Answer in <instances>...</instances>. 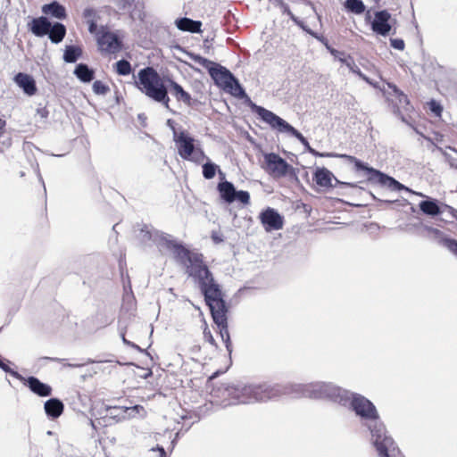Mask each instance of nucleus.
<instances>
[{"instance_id": "bf43d9fd", "label": "nucleus", "mask_w": 457, "mask_h": 457, "mask_svg": "<svg viewBox=\"0 0 457 457\" xmlns=\"http://www.w3.org/2000/svg\"><path fill=\"white\" fill-rule=\"evenodd\" d=\"M46 360L53 361H58L62 362L65 360L64 359H59V358H53V357H45Z\"/></svg>"}, {"instance_id": "412c9836", "label": "nucleus", "mask_w": 457, "mask_h": 457, "mask_svg": "<svg viewBox=\"0 0 457 457\" xmlns=\"http://www.w3.org/2000/svg\"><path fill=\"white\" fill-rule=\"evenodd\" d=\"M217 190L220 194V199L223 202L227 204H232L235 202V196L237 190L232 182L228 180L219 182Z\"/></svg>"}, {"instance_id": "de8ad7c7", "label": "nucleus", "mask_w": 457, "mask_h": 457, "mask_svg": "<svg viewBox=\"0 0 457 457\" xmlns=\"http://www.w3.org/2000/svg\"><path fill=\"white\" fill-rule=\"evenodd\" d=\"M333 180L335 181V184L333 185V187H337V186H341L344 187H357V185L354 183L341 181V180L337 179L335 176L333 178Z\"/></svg>"}, {"instance_id": "39448f33", "label": "nucleus", "mask_w": 457, "mask_h": 457, "mask_svg": "<svg viewBox=\"0 0 457 457\" xmlns=\"http://www.w3.org/2000/svg\"><path fill=\"white\" fill-rule=\"evenodd\" d=\"M346 389L327 381L284 384V395L294 398L305 397L313 400H326L339 405L346 403Z\"/></svg>"}, {"instance_id": "6e6552de", "label": "nucleus", "mask_w": 457, "mask_h": 457, "mask_svg": "<svg viewBox=\"0 0 457 457\" xmlns=\"http://www.w3.org/2000/svg\"><path fill=\"white\" fill-rule=\"evenodd\" d=\"M137 237L145 245L164 246L171 250L173 253L177 250V246L181 245V243L174 240L170 235L156 230L149 225H144L140 228Z\"/></svg>"}, {"instance_id": "bb28decb", "label": "nucleus", "mask_w": 457, "mask_h": 457, "mask_svg": "<svg viewBox=\"0 0 457 457\" xmlns=\"http://www.w3.org/2000/svg\"><path fill=\"white\" fill-rule=\"evenodd\" d=\"M73 73L77 77V79H79L81 82L84 83H89L95 79L94 70L89 68L87 64L83 62H80L76 65Z\"/></svg>"}, {"instance_id": "2f4dec72", "label": "nucleus", "mask_w": 457, "mask_h": 457, "mask_svg": "<svg viewBox=\"0 0 457 457\" xmlns=\"http://www.w3.org/2000/svg\"><path fill=\"white\" fill-rule=\"evenodd\" d=\"M339 61L349 68V70L356 74L360 79L364 81H368V77L361 72V69L356 65L353 59L351 56L339 58Z\"/></svg>"}, {"instance_id": "3c124183", "label": "nucleus", "mask_w": 457, "mask_h": 457, "mask_svg": "<svg viewBox=\"0 0 457 457\" xmlns=\"http://www.w3.org/2000/svg\"><path fill=\"white\" fill-rule=\"evenodd\" d=\"M222 341H223V343L225 345V347H226L227 351L228 352V354L231 355V353H232V342H231L230 337L223 338Z\"/></svg>"}, {"instance_id": "f257e3e1", "label": "nucleus", "mask_w": 457, "mask_h": 457, "mask_svg": "<svg viewBox=\"0 0 457 457\" xmlns=\"http://www.w3.org/2000/svg\"><path fill=\"white\" fill-rule=\"evenodd\" d=\"M191 58L195 62L208 71L209 75L216 86L234 97L244 100L245 104L250 107L251 111L257 114L259 119L267 123L271 129L295 137L303 145L308 141L300 131L287 120L273 112L253 103L240 84L238 79L236 78L228 69L199 54H192Z\"/></svg>"}, {"instance_id": "0eeeda50", "label": "nucleus", "mask_w": 457, "mask_h": 457, "mask_svg": "<svg viewBox=\"0 0 457 457\" xmlns=\"http://www.w3.org/2000/svg\"><path fill=\"white\" fill-rule=\"evenodd\" d=\"M168 76L162 77L158 71L151 67H145L139 70L137 73V88L147 97L162 104L166 109L170 110L169 89L166 85Z\"/></svg>"}, {"instance_id": "c85d7f7f", "label": "nucleus", "mask_w": 457, "mask_h": 457, "mask_svg": "<svg viewBox=\"0 0 457 457\" xmlns=\"http://www.w3.org/2000/svg\"><path fill=\"white\" fill-rule=\"evenodd\" d=\"M387 86L392 90L390 95L395 96L396 99L395 104L397 108H402L404 109L405 111H408L410 105L408 96L402 90H400L395 84L387 83Z\"/></svg>"}, {"instance_id": "423d86ee", "label": "nucleus", "mask_w": 457, "mask_h": 457, "mask_svg": "<svg viewBox=\"0 0 457 457\" xmlns=\"http://www.w3.org/2000/svg\"><path fill=\"white\" fill-rule=\"evenodd\" d=\"M308 153L316 157H337L353 163L356 171H363L367 175V180L371 184L379 185L389 188L392 191L399 192L402 190L409 191V188L396 180L395 178L370 166L354 156L346 154L320 153L314 148H311Z\"/></svg>"}, {"instance_id": "f704fd0d", "label": "nucleus", "mask_w": 457, "mask_h": 457, "mask_svg": "<svg viewBox=\"0 0 457 457\" xmlns=\"http://www.w3.org/2000/svg\"><path fill=\"white\" fill-rule=\"evenodd\" d=\"M440 209L442 210L440 215L444 216L441 220L448 221V219H457V211L452 206L440 202Z\"/></svg>"}, {"instance_id": "603ef678", "label": "nucleus", "mask_w": 457, "mask_h": 457, "mask_svg": "<svg viewBox=\"0 0 457 457\" xmlns=\"http://www.w3.org/2000/svg\"><path fill=\"white\" fill-rule=\"evenodd\" d=\"M284 12H285V13H287V14L289 16V18H290V19H291V20H292V21H293L296 25H297V24H300V21H300L297 17H295V16L294 15V13L290 11V9L288 8V6H287V7L285 8Z\"/></svg>"}, {"instance_id": "f03ea898", "label": "nucleus", "mask_w": 457, "mask_h": 457, "mask_svg": "<svg viewBox=\"0 0 457 457\" xmlns=\"http://www.w3.org/2000/svg\"><path fill=\"white\" fill-rule=\"evenodd\" d=\"M345 399L346 403L341 406L348 407L370 431V441L378 457H395L398 449L388 435L375 404L364 395L349 390L346 392Z\"/></svg>"}, {"instance_id": "9b49d317", "label": "nucleus", "mask_w": 457, "mask_h": 457, "mask_svg": "<svg viewBox=\"0 0 457 457\" xmlns=\"http://www.w3.org/2000/svg\"><path fill=\"white\" fill-rule=\"evenodd\" d=\"M174 142L178 145V153L179 156L186 160L191 156L197 147L195 145L196 140L189 135L186 130L175 132Z\"/></svg>"}, {"instance_id": "864d4df0", "label": "nucleus", "mask_w": 457, "mask_h": 457, "mask_svg": "<svg viewBox=\"0 0 457 457\" xmlns=\"http://www.w3.org/2000/svg\"><path fill=\"white\" fill-rule=\"evenodd\" d=\"M212 241L215 243V244H220L221 242H223V237L222 235L213 231L212 233Z\"/></svg>"}, {"instance_id": "58836bf2", "label": "nucleus", "mask_w": 457, "mask_h": 457, "mask_svg": "<svg viewBox=\"0 0 457 457\" xmlns=\"http://www.w3.org/2000/svg\"><path fill=\"white\" fill-rule=\"evenodd\" d=\"M429 111L436 116L441 117L443 112V106L437 101L432 99L428 103Z\"/></svg>"}, {"instance_id": "79ce46f5", "label": "nucleus", "mask_w": 457, "mask_h": 457, "mask_svg": "<svg viewBox=\"0 0 457 457\" xmlns=\"http://www.w3.org/2000/svg\"><path fill=\"white\" fill-rule=\"evenodd\" d=\"M127 417L129 418H134L136 414L143 415L145 413L144 407L138 404L131 407H127Z\"/></svg>"}, {"instance_id": "5fc2aeb1", "label": "nucleus", "mask_w": 457, "mask_h": 457, "mask_svg": "<svg viewBox=\"0 0 457 457\" xmlns=\"http://www.w3.org/2000/svg\"><path fill=\"white\" fill-rule=\"evenodd\" d=\"M121 338L124 344L130 345L131 347L142 351L138 345L126 339L124 333H121Z\"/></svg>"}, {"instance_id": "13d9d810", "label": "nucleus", "mask_w": 457, "mask_h": 457, "mask_svg": "<svg viewBox=\"0 0 457 457\" xmlns=\"http://www.w3.org/2000/svg\"><path fill=\"white\" fill-rule=\"evenodd\" d=\"M303 31L307 33V30H312L310 28H308L303 21H300V24H297Z\"/></svg>"}, {"instance_id": "69168bd1", "label": "nucleus", "mask_w": 457, "mask_h": 457, "mask_svg": "<svg viewBox=\"0 0 457 457\" xmlns=\"http://www.w3.org/2000/svg\"><path fill=\"white\" fill-rule=\"evenodd\" d=\"M159 457H167L166 452L164 449H162V453H160Z\"/></svg>"}, {"instance_id": "4d7b16f0", "label": "nucleus", "mask_w": 457, "mask_h": 457, "mask_svg": "<svg viewBox=\"0 0 457 457\" xmlns=\"http://www.w3.org/2000/svg\"><path fill=\"white\" fill-rule=\"evenodd\" d=\"M365 82L368 83L369 85L372 86L374 88H378V87H379L378 82L373 81L369 77H368V81H365Z\"/></svg>"}, {"instance_id": "a211bd4d", "label": "nucleus", "mask_w": 457, "mask_h": 457, "mask_svg": "<svg viewBox=\"0 0 457 457\" xmlns=\"http://www.w3.org/2000/svg\"><path fill=\"white\" fill-rule=\"evenodd\" d=\"M100 47L108 53H116L121 48V42L119 37L112 33L105 32L97 39Z\"/></svg>"}, {"instance_id": "7c9ffc66", "label": "nucleus", "mask_w": 457, "mask_h": 457, "mask_svg": "<svg viewBox=\"0 0 457 457\" xmlns=\"http://www.w3.org/2000/svg\"><path fill=\"white\" fill-rule=\"evenodd\" d=\"M82 55V49L74 45L66 46L62 59L67 63H75Z\"/></svg>"}, {"instance_id": "1a4fd4ad", "label": "nucleus", "mask_w": 457, "mask_h": 457, "mask_svg": "<svg viewBox=\"0 0 457 457\" xmlns=\"http://www.w3.org/2000/svg\"><path fill=\"white\" fill-rule=\"evenodd\" d=\"M264 164L266 171L273 177H296L295 169L278 154H265Z\"/></svg>"}, {"instance_id": "393cba45", "label": "nucleus", "mask_w": 457, "mask_h": 457, "mask_svg": "<svg viewBox=\"0 0 457 457\" xmlns=\"http://www.w3.org/2000/svg\"><path fill=\"white\" fill-rule=\"evenodd\" d=\"M42 12L58 20H64L67 17L65 7L57 1H53L42 6Z\"/></svg>"}, {"instance_id": "052dcab7", "label": "nucleus", "mask_w": 457, "mask_h": 457, "mask_svg": "<svg viewBox=\"0 0 457 457\" xmlns=\"http://www.w3.org/2000/svg\"><path fill=\"white\" fill-rule=\"evenodd\" d=\"M5 126H6V121L4 120H3L2 118H0V131L3 130Z\"/></svg>"}, {"instance_id": "aec40b11", "label": "nucleus", "mask_w": 457, "mask_h": 457, "mask_svg": "<svg viewBox=\"0 0 457 457\" xmlns=\"http://www.w3.org/2000/svg\"><path fill=\"white\" fill-rule=\"evenodd\" d=\"M52 22L46 16L34 18L30 23V31L36 37H41L48 34Z\"/></svg>"}, {"instance_id": "e433bc0d", "label": "nucleus", "mask_w": 457, "mask_h": 457, "mask_svg": "<svg viewBox=\"0 0 457 457\" xmlns=\"http://www.w3.org/2000/svg\"><path fill=\"white\" fill-rule=\"evenodd\" d=\"M92 89L96 95L99 96H104L110 91L109 86H107L101 80H95L92 85Z\"/></svg>"}, {"instance_id": "cd10ccee", "label": "nucleus", "mask_w": 457, "mask_h": 457, "mask_svg": "<svg viewBox=\"0 0 457 457\" xmlns=\"http://www.w3.org/2000/svg\"><path fill=\"white\" fill-rule=\"evenodd\" d=\"M66 35V27L64 24L61 22H54L51 25V29H49V32L47 34L50 41L53 44H59L61 43Z\"/></svg>"}, {"instance_id": "473e14b6", "label": "nucleus", "mask_w": 457, "mask_h": 457, "mask_svg": "<svg viewBox=\"0 0 457 457\" xmlns=\"http://www.w3.org/2000/svg\"><path fill=\"white\" fill-rule=\"evenodd\" d=\"M345 8L354 14H361L365 12L366 6L361 0H346Z\"/></svg>"}, {"instance_id": "ddd939ff", "label": "nucleus", "mask_w": 457, "mask_h": 457, "mask_svg": "<svg viewBox=\"0 0 457 457\" xmlns=\"http://www.w3.org/2000/svg\"><path fill=\"white\" fill-rule=\"evenodd\" d=\"M391 14L387 10L377 11L371 22V29L378 35L386 37L392 29L390 24Z\"/></svg>"}, {"instance_id": "09e8293b", "label": "nucleus", "mask_w": 457, "mask_h": 457, "mask_svg": "<svg viewBox=\"0 0 457 457\" xmlns=\"http://www.w3.org/2000/svg\"><path fill=\"white\" fill-rule=\"evenodd\" d=\"M36 112H37V114L38 116H40L42 119H46L48 117V115H49V112H48V110L46 109V106H40L39 105L37 108Z\"/></svg>"}, {"instance_id": "6ab92c4d", "label": "nucleus", "mask_w": 457, "mask_h": 457, "mask_svg": "<svg viewBox=\"0 0 457 457\" xmlns=\"http://www.w3.org/2000/svg\"><path fill=\"white\" fill-rule=\"evenodd\" d=\"M44 410L49 419L55 420L62 414L64 404L60 399L53 397L45 402Z\"/></svg>"}, {"instance_id": "774afa93", "label": "nucleus", "mask_w": 457, "mask_h": 457, "mask_svg": "<svg viewBox=\"0 0 457 457\" xmlns=\"http://www.w3.org/2000/svg\"><path fill=\"white\" fill-rule=\"evenodd\" d=\"M179 435H180V432H179H179H177V433H176V435H175V438H177V439H178V438L179 437Z\"/></svg>"}, {"instance_id": "ea45409f", "label": "nucleus", "mask_w": 457, "mask_h": 457, "mask_svg": "<svg viewBox=\"0 0 457 457\" xmlns=\"http://www.w3.org/2000/svg\"><path fill=\"white\" fill-rule=\"evenodd\" d=\"M307 33L310 34L312 37H313L314 38L318 39L319 41L322 42L326 46L327 48L329 50V52L337 56V54H340L338 51H337L336 49L334 48H330L328 46V41L327 39L323 37V36H320L318 33L314 32L313 30H307Z\"/></svg>"}, {"instance_id": "c756f323", "label": "nucleus", "mask_w": 457, "mask_h": 457, "mask_svg": "<svg viewBox=\"0 0 457 457\" xmlns=\"http://www.w3.org/2000/svg\"><path fill=\"white\" fill-rule=\"evenodd\" d=\"M202 169L203 177L205 179H213L217 172L219 173L221 179H225L224 172H222V170L216 163L212 162L210 160H208L205 163L202 165Z\"/></svg>"}, {"instance_id": "dca6fc26", "label": "nucleus", "mask_w": 457, "mask_h": 457, "mask_svg": "<svg viewBox=\"0 0 457 457\" xmlns=\"http://www.w3.org/2000/svg\"><path fill=\"white\" fill-rule=\"evenodd\" d=\"M13 81L29 96H34L37 91L36 80L28 73L18 72L13 77Z\"/></svg>"}, {"instance_id": "a18cd8bd", "label": "nucleus", "mask_w": 457, "mask_h": 457, "mask_svg": "<svg viewBox=\"0 0 457 457\" xmlns=\"http://www.w3.org/2000/svg\"><path fill=\"white\" fill-rule=\"evenodd\" d=\"M204 337L206 342H208L212 345L215 346L216 348L218 347V345H217L213 336L212 335L211 331L208 329V328H205L204 330Z\"/></svg>"}, {"instance_id": "a878e982", "label": "nucleus", "mask_w": 457, "mask_h": 457, "mask_svg": "<svg viewBox=\"0 0 457 457\" xmlns=\"http://www.w3.org/2000/svg\"><path fill=\"white\" fill-rule=\"evenodd\" d=\"M176 27L181 31H187L190 33L201 32L202 22L195 21L187 17L178 18L175 21Z\"/></svg>"}, {"instance_id": "6e6d98bb", "label": "nucleus", "mask_w": 457, "mask_h": 457, "mask_svg": "<svg viewBox=\"0 0 457 457\" xmlns=\"http://www.w3.org/2000/svg\"><path fill=\"white\" fill-rule=\"evenodd\" d=\"M174 120L171 119L167 120V126L172 130L173 132V137H175V132H178L174 126Z\"/></svg>"}, {"instance_id": "8fccbe9b", "label": "nucleus", "mask_w": 457, "mask_h": 457, "mask_svg": "<svg viewBox=\"0 0 457 457\" xmlns=\"http://www.w3.org/2000/svg\"><path fill=\"white\" fill-rule=\"evenodd\" d=\"M87 22V25H88V31L90 33H95L96 31V29H97L96 21L95 19H91V20H88Z\"/></svg>"}, {"instance_id": "4c0bfd02", "label": "nucleus", "mask_w": 457, "mask_h": 457, "mask_svg": "<svg viewBox=\"0 0 457 457\" xmlns=\"http://www.w3.org/2000/svg\"><path fill=\"white\" fill-rule=\"evenodd\" d=\"M8 363H10V361L8 360L3 359L0 356V369H2L4 372L10 374L13 378H22V375H21L18 371L11 369L8 366Z\"/></svg>"}, {"instance_id": "f3484780", "label": "nucleus", "mask_w": 457, "mask_h": 457, "mask_svg": "<svg viewBox=\"0 0 457 457\" xmlns=\"http://www.w3.org/2000/svg\"><path fill=\"white\" fill-rule=\"evenodd\" d=\"M425 229L434 235L435 239L438 242L439 245L445 247L451 253H453L457 258V239L452 238L445 235L441 230L425 226Z\"/></svg>"}, {"instance_id": "f8f14e48", "label": "nucleus", "mask_w": 457, "mask_h": 457, "mask_svg": "<svg viewBox=\"0 0 457 457\" xmlns=\"http://www.w3.org/2000/svg\"><path fill=\"white\" fill-rule=\"evenodd\" d=\"M260 220L267 232L278 230L283 228L284 219L279 212L268 207L260 213Z\"/></svg>"}, {"instance_id": "49530a36", "label": "nucleus", "mask_w": 457, "mask_h": 457, "mask_svg": "<svg viewBox=\"0 0 457 457\" xmlns=\"http://www.w3.org/2000/svg\"><path fill=\"white\" fill-rule=\"evenodd\" d=\"M82 16H83L84 19L87 20V21L88 20L95 19V17H96V11L92 7H87V8L84 9Z\"/></svg>"}, {"instance_id": "20e7f679", "label": "nucleus", "mask_w": 457, "mask_h": 457, "mask_svg": "<svg viewBox=\"0 0 457 457\" xmlns=\"http://www.w3.org/2000/svg\"><path fill=\"white\" fill-rule=\"evenodd\" d=\"M174 258L185 267L188 277L197 283L207 306L224 300L221 286L214 279L202 253L191 252L181 244L177 246Z\"/></svg>"}, {"instance_id": "37998d69", "label": "nucleus", "mask_w": 457, "mask_h": 457, "mask_svg": "<svg viewBox=\"0 0 457 457\" xmlns=\"http://www.w3.org/2000/svg\"><path fill=\"white\" fill-rule=\"evenodd\" d=\"M442 154L445 156L446 162L452 168L457 169V159L452 157L449 154L444 151L441 147L438 148Z\"/></svg>"}, {"instance_id": "72a5a7b5", "label": "nucleus", "mask_w": 457, "mask_h": 457, "mask_svg": "<svg viewBox=\"0 0 457 457\" xmlns=\"http://www.w3.org/2000/svg\"><path fill=\"white\" fill-rule=\"evenodd\" d=\"M115 71L120 76L129 75L132 71L131 64L125 59L119 60L115 62Z\"/></svg>"}, {"instance_id": "5701e85b", "label": "nucleus", "mask_w": 457, "mask_h": 457, "mask_svg": "<svg viewBox=\"0 0 457 457\" xmlns=\"http://www.w3.org/2000/svg\"><path fill=\"white\" fill-rule=\"evenodd\" d=\"M166 85L170 87L172 95L178 101H182L188 106L191 105L192 97L190 94L169 76L167 77Z\"/></svg>"}, {"instance_id": "e2e57ef3", "label": "nucleus", "mask_w": 457, "mask_h": 457, "mask_svg": "<svg viewBox=\"0 0 457 457\" xmlns=\"http://www.w3.org/2000/svg\"><path fill=\"white\" fill-rule=\"evenodd\" d=\"M88 423H89V425L91 426L92 429H93L94 431H96V426L95 421H93L92 420H88Z\"/></svg>"}, {"instance_id": "4468645a", "label": "nucleus", "mask_w": 457, "mask_h": 457, "mask_svg": "<svg viewBox=\"0 0 457 457\" xmlns=\"http://www.w3.org/2000/svg\"><path fill=\"white\" fill-rule=\"evenodd\" d=\"M18 380L22 382L35 395L40 397H47L52 395V387L46 383L40 381L35 376H29L25 378L22 376V378H16Z\"/></svg>"}, {"instance_id": "680f3d73", "label": "nucleus", "mask_w": 457, "mask_h": 457, "mask_svg": "<svg viewBox=\"0 0 457 457\" xmlns=\"http://www.w3.org/2000/svg\"><path fill=\"white\" fill-rule=\"evenodd\" d=\"M162 449H164V448L162 446L157 445L155 447L152 448L151 450L152 451H158L159 453H162Z\"/></svg>"}, {"instance_id": "a19ab883", "label": "nucleus", "mask_w": 457, "mask_h": 457, "mask_svg": "<svg viewBox=\"0 0 457 457\" xmlns=\"http://www.w3.org/2000/svg\"><path fill=\"white\" fill-rule=\"evenodd\" d=\"M235 201H238L243 204H248L250 203L249 192L245 190H237L235 196Z\"/></svg>"}, {"instance_id": "0e129e2a", "label": "nucleus", "mask_w": 457, "mask_h": 457, "mask_svg": "<svg viewBox=\"0 0 457 457\" xmlns=\"http://www.w3.org/2000/svg\"><path fill=\"white\" fill-rule=\"evenodd\" d=\"M303 145L304 146V149L307 152L312 148V146L310 145L308 141L304 145Z\"/></svg>"}, {"instance_id": "c03bdc74", "label": "nucleus", "mask_w": 457, "mask_h": 457, "mask_svg": "<svg viewBox=\"0 0 457 457\" xmlns=\"http://www.w3.org/2000/svg\"><path fill=\"white\" fill-rule=\"evenodd\" d=\"M390 45L393 48L400 51L403 50L405 46L404 41L402 38H391Z\"/></svg>"}, {"instance_id": "4be33fe9", "label": "nucleus", "mask_w": 457, "mask_h": 457, "mask_svg": "<svg viewBox=\"0 0 457 457\" xmlns=\"http://www.w3.org/2000/svg\"><path fill=\"white\" fill-rule=\"evenodd\" d=\"M333 173L325 167H318L313 172V180L321 187H333Z\"/></svg>"}, {"instance_id": "c9c22d12", "label": "nucleus", "mask_w": 457, "mask_h": 457, "mask_svg": "<svg viewBox=\"0 0 457 457\" xmlns=\"http://www.w3.org/2000/svg\"><path fill=\"white\" fill-rule=\"evenodd\" d=\"M209 160V158L205 155L204 150L197 145V147L195 149V152L191 154V156L189 158H187V161L193 162L196 164H200L204 160Z\"/></svg>"}, {"instance_id": "338daca9", "label": "nucleus", "mask_w": 457, "mask_h": 457, "mask_svg": "<svg viewBox=\"0 0 457 457\" xmlns=\"http://www.w3.org/2000/svg\"><path fill=\"white\" fill-rule=\"evenodd\" d=\"M66 365L69 367H79L80 366L79 364H71V363L66 364Z\"/></svg>"}, {"instance_id": "b1692460", "label": "nucleus", "mask_w": 457, "mask_h": 457, "mask_svg": "<svg viewBox=\"0 0 457 457\" xmlns=\"http://www.w3.org/2000/svg\"><path fill=\"white\" fill-rule=\"evenodd\" d=\"M420 210L426 215L435 217L440 215V201L432 197H427L419 204Z\"/></svg>"}, {"instance_id": "7ed1b4c3", "label": "nucleus", "mask_w": 457, "mask_h": 457, "mask_svg": "<svg viewBox=\"0 0 457 457\" xmlns=\"http://www.w3.org/2000/svg\"><path fill=\"white\" fill-rule=\"evenodd\" d=\"M211 395L213 402L222 408L236 404H249L284 395V384L271 386L267 384L247 385L222 382L212 387Z\"/></svg>"}, {"instance_id": "9d476101", "label": "nucleus", "mask_w": 457, "mask_h": 457, "mask_svg": "<svg viewBox=\"0 0 457 457\" xmlns=\"http://www.w3.org/2000/svg\"><path fill=\"white\" fill-rule=\"evenodd\" d=\"M208 308L213 322L219 328V334L221 339L230 337L228 324V306L225 299L217 302V304L212 303V305H208Z\"/></svg>"}, {"instance_id": "2eb2a0df", "label": "nucleus", "mask_w": 457, "mask_h": 457, "mask_svg": "<svg viewBox=\"0 0 457 457\" xmlns=\"http://www.w3.org/2000/svg\"><path fill=\"white\" fill-rule=\"evenodd\" d=\"M127 412L128 409L126 406L104 405L98 411L99 420H103L104 422L106 419L112 420L114 422H120L127 418Z\"/></svg>"}]
</instances>
